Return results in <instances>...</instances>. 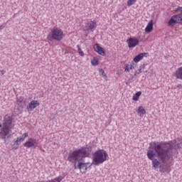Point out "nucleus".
Wrapping results in <instances>:
<instances>
[{
    "label": "nucleus",
    "mask_w": 182,
    "mask_h": 182,
    "mask_svg": "<svg viewBox=\"0 0 182 182\" xmlns=\"http://www.w3.org/2000/svg\"><path fill=\"white\" fill-rule=\"evenodd\" d=\"M181 140L179 139L169 141H154L149 144V150L146 156L152 161V167L159 168L164 166L165 173H170L171 168L167 163L173 154H178V149H181Z\"/></svg>",
    "instance_id": "1"
},
{
    "label": "nucleus",
    "mask_w": 182,
    "mask_h": 182,
    "mask_svg": "<svg viewBox=\"0 0 182 182\" xmlns=\"http://www.w3.org/2000/svg\"><path fill=\"white\" fill-rule=\"evenodd\" d=\"M12 117L11 116L6 115L4 117L3 123H0V139L6 141L8 139L12 137Z\"/></svg>",
    "instance_id": "2"
},
{
    "label": "nucleus",
    "mask_w": 182,
    "mask_h": 182,
    "mask_svg": "<svg viewBox=\"0 0 182 182\" xmlns=\"http://www.w3.org/2000/svg\"><path fill=\"white\" fill-rule=\"evenodd\" d=\"M109 154L103 149H99L96 151L92 155V163L89 166L90 167L92 164L95 166H99V164H103L107 158Z\"/></svg>",
    "instance_id": "3"
},
{
    "label": "nucleus",
    "mask_w": 182,
    "mask_h": 182,
    "mask_svg": "<svg viewBox=\"0 0 182 182\" xmlns=\"http://www.w3.org/2000/svg\"><path fill=\"white\" fill-rule=\"evenodd\" d=\"M63 36H65L63 31L60 28L55 26L50 30V33H48L47 40L49 41V42H53V41L60 42V41L63 39Z\"/></svg>",
    "instance_id": "4"
},
{
    "label": "nucleus",
    "mask_w": 182,
    "mask_h": 182,
    "mask_svg": "<svg viewBox=\"0 0 182 182\" xmlns=\"http://www.w3.org/2000/svg\"><path fill=\"white\" fill-rule=\"evenodd\" d=\"M80 159H83V156L82 155V149H77L74 151H70L68 155V156H65V159L67 161H79Z\"/></svg>",
    "instance_id": "5"
},
{
    "label": "nucleus",
    "mask_w": 182,
    "mask_h": 182,
    "mask_svg": "<svg viewBox=\"0 0 182 182\" xmlns=\"http://www.w3.org/2000/svg\"><path fill=\"white\" fill-rule=\"evenodd\" d=\"M85 28L87 32H95L96 28H97V22H96V20L90 21L86 23Z\"/></svg>",
    "instance_id": "6"
},
{
    "label": "nucleus",
    "mask_w": 182,
    "mask_h": 182,
    "mask_svg": "<svg viewBox=\"0 0 182 182\" xmlns=\"http://www.w3.org/2000/svg\"><path fill=\"white\" fill-rule=\"evenodd\" d=\"M81 150V154L82 158L89 157L92 154V151L93 150V146L86 145L85 147H82V149H79Z\"/></svg>",
    "instance_id": "7"
},
{
    "label": "nucleus",
    "mask_w": 182,
    "mask_h": 182,
    "mask_svg": "<svg viewBox=\"0 0 182 182\" xmlns=\"http://www.w3.org/2000/svg\"><path fill=\"white\" fill-rule=\"evenodd\" d=\"M24 147H27L28 149H36L38 147V142L36 139L29 138L28 141L24 143Z\"/></svg>",
    "instance_id": "8"
},
{
    "label": "nucleus",
    "mask_w": 182,
    "mask_h": 182,
    "mask_svg": "<svg viewBox=\"0 0 182 182\" xmlns=\"http://www.w3.org/2000/svg\"><path fill=\"white\" fill-rule=\"evenodd\" d=\"M41 105L38 100H32L28 103V105L26 107L27 112H32L33 111V109H36L38 106Z\"/></svg>",
    "instance_id": "9"
},
{
    "label": "nucleus",
    "mask_w": 182,
    "mask_h": 182,
    "mask_svg": "<svg viewBox=\"0 0 182 182\" xmlns=\"http://www.w3.org/2000/svg\"><path fill=\"white\" fill-rule=\"evenodd\" d=\"M127 43H128L129 48H135L139 45V39L136 38H129L127 40Z\"/></svg>",
    "instance_id": "10"
},
{
    "label": "nucleus",
    "mask_w": 182,
    "mask_h": 182,
    "mask_svg": "<svg viewBox=\"0 0 182 182\" xmlns=\"http://www.w3.org/2000/svg\"><path fill=\"white\" fill-rule=\"evenodd\" d=\"M78 164L80 166V170L82 173V170H83L82 173H86L87 171V164H85V159L83 158H81L80 161H78Z\"/></svg>",
    "instance_id": "11"
},
{
    "label": "nucleus",
    "mask_w": 182,
    "mask_h": 182,
    "mask_svg": "<svg viewBox=\"0 0 182 182\" xmlns=\"http://www.w3.org/2000/svg\"><path fill=\"white\" fill-rule=\"evenodd\" d=\"M149 53H140L134 58V62L138 63L140 60H142L143 58H147Z\"/></svg>",
    "instance_id": "12"
},
{
    "label": "nucleus",
    "mask_w": 182,
    "mask_h": 182,
    "mask_svg": "<svg viewBox=\"0 0 182 182\" xmlns=\"http://www.w3.org/2000/svg\"><path fill=\"white\" fill-rule=\"evenodd\" d=\"M94 49L97 53L99 55H101V56H105L106 55V53L105 52V48H102L99 44L96 43L94 46Z\"/></svg>",
    "instance_id": "13"
},
{
    "label": "nucleus",
    "mask_w": 182,
    "mask_h": 182,
    "mask_svg": "<svg viewBox=\"0 0 182 182\" xmlns=\"http://www.w3.org/2000/svg\"><path fill=\"white\" fill-rule=\"evenodd\" d=\"M153 25H154V21L151 20L145 28V32L146 33H150L153 31Z\"/></svg>",
    "instance_id": "14"
},
{
    "label": "nucleus",
    "mask_w": 182,
    "mask_h": 182,
    "mask_svg": "<svg viewBox=\"0 0 182 182\" xmlns=\"http://www.w3.org/2000/svg\"><path fill=\"white\" fill-rule=\"evenodd\" d=\"M176 23H177V21L176 20V17L175 16H172L171 17V18L169 19V21H168V26H174V25H176Z\"/></svg>",
    "instance_id": "15"
},
{
    "label": "nucleus",
    "mask_w": 182,
    "mask_h": 182,
    "mask_svg": "<svg viewBox=\"0 0 182 182\" xmlns=\"http://www.w3.org/2000/svg\"><path fill=\"white\" fill-rule=\"evenodd\" d=\"M21 143H22V141H19V139L17 138V139L14 141V143L11 146L12 149H14V150H18V148L21 145Z\"/></svg>",
    "instance_id": "16"
},
{
    "label": "nucleus",
    "mask_w": 182,
    "mask_h": 182,
    "mask_svg": "<svg viewBox=\"0 0 182 182\" xmlns=\"http://www.w3.org/2000/svg\"><path fill=\"white\" fill-rule=\"evenodd\" d=\"M16 105H18L21 109H23V97L16 98Z\"/></svg>",
    "instance_id": "17"
},
{
    "label": "nucleus",
    "mask_w": 182,
    "mask_h": 182,
    "mask_svg": "<svg viewBox=\"0 0 182 182\" xmlns=\"http://www.w3.org/2000/svg\"><path fill=\"white\" fill-rule=\"evenodd\" d=\"M174 16L176 20V23L182 25V14H175Z\"/></svg>",
    "instance_id": "18"
},
{
    "label": "nucleus",
    "mask_w": 182,
    "mask_h": 182,
    "mask_svg": "<svg viewBox=\"0 0 182 182\" xmlns=\"http://www.w3.org/2000/svg\"><path fill=\"white\" fill-rule=\"evenodd\" d=\"M140 96H141V91H139V92H136L133 97H132V100H134V102H137V100H139V98L140 97Z\"/></svg>",
    "instance_id": "19"
},
{
    "label": "nucleus",
    "mask_w": 182,
    "mask_h": 182,
    "mask_svg": "<svg viewBox=\"0 0 182 182\" xmlns=\"http://www.w3.org/2000/svg\"><path fill=\"white\" fill-rule=\"evenodd\" d=\"M175 76L176 79H181L182 80V70L178 68L175 73Z\"/></svg>",
    "instance_id": "20"
},
{
    "label": "nucleus",
    "mask_w": 182,
    "mask_h": 182,
    "mask_svg": "<svg viewBox=\"0 0 182 182\" xmlns=\"http://www.w3.org/2000/svg\"><path fill=\"white\" fill-rule=\"evenodd\" d=\"M130 69H134V66L132 64H124V71L130 72Z\"/></svg>",
    "instance_id": "21"
},
{
    "label": "nucleus",
    "mask_w": 182,
    "mask_h": 182,
    "mask_svg": "<svg viewBox=\"0 0 182 182\" xmlns=\"http://www.w3.org/2000/svg\"><path fill=\"white\" fill-rule=\"evenodd\" d=\"M28 136H29V134L28 132H26L23 134L21 136L17 137V139H18L19 141H23V140H25V139H26Z\"/></svg>",
    "instance_id": "22"
},
{
    "label": "nucleus",
    "mask_w": 182,
    "mask_h": 182,
    "mask_svg": "<svg viewBox=\"0 0 182 182\" xmlns=\"http://www.w3.org/2000/svg\"><path fill=\"white\" fill-rule=\"evenodd\" d=\"M138 113L139 114H146V109H144V107H143L142 106H140L138 107Z\"/></svg>",
    "instance_id": "23"
},
{
    "label": "nucleus",
    "mask_w": 182,
    "mask_h": 182,
    "mask_svg": "<svg viewBox=\"0 0 182 182\" xmlns=\"http://www.w3.org/2000/svg\"><path fill=\"white\" fill-rule=\"evenodd\" d=\"M71 163H73L75 170H80L79 166V161H71Z\"/></svg>",
    "instance_id": "24"
},
{
    "label": "nucleus",
    "mask_w": 182,
    "mask_h": 182,
    "mask_svg": "<svg viewBox=\"0 0 182 182\" xmlns=\"http://www.w3.org/2000/svg\"><path fill=\"white\" fill-rule=\"evenodd\" d=\"M77 52H78L80 56H85V53L82 50V48H80V46H77Z\"/></svg>",
    "instance_id": "25"
},
{
    "label": "nucleus",
    "mask_w": 182,
    "mask_h": 182,
    "mask_svg": "<svg viewBox=\"0 0 182 182\" xmlns=\"http://www.w3.org/2000/svg\"><path fill=\"white\" fill-rule=\"evenodd\" d=\"M136 4V0H128L127 2V6H132V5H134Z\"/></svg>",
    "instance_id": "26"
},
{
    "label": "nucleus",
    "mask_w": 182,
    "mask_h": 182,
    "mask_svg": "<svg viewBox=\"0 0 182 182\" xmlns=\"http://www.w3.org/2000/svg\"><path fill=\"white\" fill-rule=\"evenodd\" d=\"M91 63L92 65V66H97V65H99V60L94 58L92 61Z\"/></svg>",
    "instance_id": "27"
},
{
    "label": "nucleus",
    "mask_w": 182,
    "mask_h": 182,
    "mask_svg": "<svg viewBox=\"0 0 182 182\" xmlns=\"http://www.w3.org/2000/svg\"><path fill=\"white\" fill-rule=\"evenodd\" d=\"M161 167H159L160 173H166V169H164V167L163 166V164H161Z\"/></svg>",
    "instance_id": "28"
},
{
    "label": "nucleus",
    "mask_w": 182,
    "mask_h": 182,
    "mask_svg": "<svg viewBox=\"0 0 182 182\" xmlns=\"http://www.w3.org/2000/svg\"><path fill=\"white\" fill-rule=\"evenodd\" d=\"M161 167H159L160 173H166V169H164V167L163 166V164H161Z\"/></svg>",
    "instance_id": "29"
},
{
    "label": "nucleus",
    "mask_w": 182,
    "mask_h": 182,
    "mask_svg": "<svg viewBox=\"0 0 182 182\" xmlns=\"http://www.w3.org/2000/svg\"><path fill=\"white\" fill-rule=\"evenodd\" d=\"M161 167H159L160 173H166V169H164V167L163 166V164H161Z\"/></svg>",
    "instance_id": "30"
},
{
    "label": "nucleus",
    "mask_w": 182,
    "mask_h": 182,
    "mask_svg": "<svg viewBox=\"0 0 182 182\" xmlns=\"http://www.w3.org/2000/svg\"><path fill=\"white\" fill-rule=\"evenodd\" d=\"M144 68H146V65L144 63V64H141L140 66H139V70H141V72H143V70L144 69Z\"/></svg>",
    "instance_id": "31"
},
{
    "label": "nucleus",
    "mask_w": 182,
    "mask_h": 182,
    "mask_svg": "<svg viewBox=\"0 0 182 182\" xmlns=\"http://www.w3.org/2000/svg\"><path fill=\"white\" fill-rule=\"evenodd\" d=\"M175 12H182V7L178 6L175 9Z\"/></svg>",
    "instance_id": "32"
},
{
    "label": "nucleus",
    "mask_w": 182,
    "mask_h": 182,
    "mask_svg": "<svg viewBox=\"0 0 182 182\" xmlns=\"http://www.w3.org/2000/svg\"><path fill=\"white\" fill-rule=\"evenodd\" d=\"M99 70H100V72H101V73L103 76H105V77L107 76L106 73H105V70L103 69L100 68V69H99Z\"/></svg>",
    "instance_id": "33"
},
{
    "label": "nucleus",
    "mask_w": 182,
    "mask_h": 182,
    "mask_svg": "<svg viewBox=\"0 0 182 182\" xmlns=\"http://www.w3.org/2000/svg\"><path fill=\"white\" fill-rule=\"evenodd\" d=\"M141 70H139V68L135 72L136 73V75H140V73H141Z\"/></svg>",
    "instance_id": "34"
},
{
    "label": "nucleus",
    "mask_w": 182,
    "mask_h": 182,
    "mask_svg": "<svg viewBox=\"0 0 182 182\" xmlns=\"http://www.w3.org/2000/svg\"><path fill=\"white\" fill-rule=\"evenodd\" d=\"M26 103V98L23 97V105H25Z\"/></svg>",
    "instance_id": "35"
},
{
    "label": "nucleus",
    "mask_w": 182,
    "mask_h": 182,
    "mask_svg": "<svg viewBox=\"0 0 182 182\" xmlns=\"http://www.w3.org/2000/svg\"><path fill=\"white\" fill-rule=\"evenodd\" d=\"M4 28H5V26H4V25L0 26V29L1 30L4 29Z\"/></svg>",
    "instance_id": "36"
},
{
    "label": "nucleus",
    "mask_w": 182,
    "mask_h": 182,
    "mask_svg": "<svg viewBox=\"0 0 182 182\" xmlns=\"http://www.w3.org/2000/svg\"><path fill=\"white\" fill-rule=\"evenodd\" d=\"M177 87H180V89H181L182 85H181V84H178V85H177Z\"/></svg>",
    "instance_id": "37"
},
{
    "label": "nucleus",
    "mask_w": 182,
    "mask_h": 182,
    "mask_svg": "<svg viewBox=\"0 0 182 182\" xmlns=\"http://www.w3.org/2000/svg\"><path fill=\"white\" fill-rule=\"evenodd\" d=\"M1 75H4V73H5V71L4 70H1Z\"/></svg>",
    "instance_id": "38"
},
{
    "label": "nucleus",
    "mask_w": 182,
    "mask_h": 182,
    "mask_svg": "<svg viewBox=\"0 0 182 182\" xmlns=\"http://www.w3.org/2000/svg\"><path fill=\"white\" fill-rule=\"evenodd\" d=\"M137 75L138 74H136V73L134 74V76H133V77H134V76H137Z\"/></svg>",
    "instance_id": "39"
},
{
    "label": "nucleus",
    "mask_w": 182,
    "mask_h": 182,
    "mask_svg": "<svg viewBox=\"0 0 182 182\" xmlns=\"http://www.w3.org/2000/svg\"><path fill=\"white\" fill-rule=\"evenodd\" d=\"M85 164H87H87H90V163L89 162H85Z\"/></svg>",
    "instance_id": "40"
},
{
    "label": "nucleus",
    "mask_w": 182,
    "mask_h": 182,
    "mask_svg": "<svg viewBox=\"0 0 182 182\" xmlns=\"http://www.w3.org/2000/svg\"><path fill=\"white\" fill-rule=\"evenodd\" d=\"M178 69H179L180 70H182V66L181 68H178Z\"/></svg>",
    "instance_id": "41"
}]
</instances>
